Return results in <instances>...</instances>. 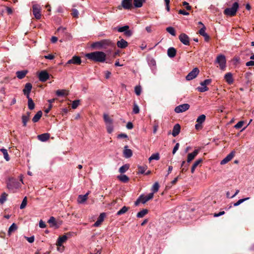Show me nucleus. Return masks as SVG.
<instances>
[{
  "mask_svg": "<svg viewBox=\"0 0 254 254\" xmlns=\"http://www.w3.org/2000/svg\"><path fill=\"white\" fill-rule=\"evenodd\" d=\"M244 121H240L238 123H237L234 127L235 128H237V129H239V128H240L242 127V126H243L244 125Z\"/></svg>",
  "mask_w": 254,
  "mask_h": 254,
  "instance_id": "obj_57",
  "label": "nucleus"
},
{
  "mask_svg": "<svg viewBox=\"0 0 254 254\" xmlns=\"http://www.w3.org/2000/svg\"><path fill=\"white\" fill-rule=\"evenodd\" d=\"M216 63L219 64L220 68L224 70L226 67V60L225 56L223 55H218L216 59Z\"/></svg>",
  "mask_w": 254,
  "mask_h": 254,
  "instance_id": "obj_4",
  "label": "nucleus"
},
{
  "mask_svg": "<svg viewBox=\"0 0 254 254\" xmlns=\"http://www.w3.org/2000/svg\"><path fill=\"white\" fill-rule=\"evenodd\" d=\"M205 118L206 117L204 115H201L197 118L196 122L198 124H202L205 121Z\"/></svg>",
  "mask_w": 254,
  "mask_h": 254,
  "instance_id": "obj_45",
  "label": "nucleus"
},
{
  "mask_svg": "<svg viewBox=\"0 0 254 254\" xmlns=\"http://www.w3.org/2000/svg\"><path fill=\"white\" fill-rule=\"evenodd\" d=\"M139 112V108L138 105L134 103L133 104V112L134 114H138Z\"/></svg>",
  "mask_w": 254,
  "mask_h": 254,
  "instance_id": "obj_54",
  "label": "nucleus"
},
{
  "mask_svg": "<svg viewBox=\"0 0 254 254\" xmlns=\"http://www.w3.org/2000/svg\"><path fill=\"white\" fill-rule=\"evenodd\" d=\"M224 79L228 84H232L234 82V79L231 72L226 73L224 75Z\"/></svg>",
  "mask_w": 254,
  "mask_h": 254,
  "instance_id": "obj_19",
  "label": "nucleus"
},
{
  "mask_svg": "<svg viewBox=\"0 0 254 254\" xmlns=\"http://www.w3.org/2000/svg\"><path fill=\"white\" fill-rule=\"evenodd\" d=\"M202 162V159H199L195 161L193 164L191 168V173H193L194 172L195 168L198 166V165Z\"/></svg>",
  "mask_w": 254,
  "mask_h": 254,
  "instance_id": "obj_29",
  "label": "nucleus"
},
{
  "mask_svg": "<svg viewBox=\"0 0 254 254\" xmlns=\"http://www.w3.org/2000/svg\"><path fill=\"white\" fill-rule=\"evenodd\" d=\"M246 65L247 66H253L254 65V61H250L249 62H248L246 63Z\"/></svg>",
  "mask_w": 254,
  "mask_h": 254,
  "instance_id": "obj_64",
  "label": "nucleus"
},
{
  "mask_svg": "<svg viewBox=\"0 0 254 254\" xmlns=\"http://www.w3.org/2000/svg\"><path fill=\"white\" fill-rule=\"evenodd\" d=\"M167 55L171 58L175 57L176 55V50L173 47L169 48L167 50Z\"/></svg>",
  "mask_w": 254,
  "mask_h": 254,
  "instance_id": "obj_27",
  "label": "nucleus"
},
{
  "mask_svg": "<svg viewBox=\"0 0 254 254\" xmlns=\"http://www.w3.org/2000/svg\"><path fill=\"white\" fill-rule=\"evenodd\" d=\"M129 207L124 206L117 212V215H121L127 211Z\"/></svg>",
  "mask_w": 254,
  "mask_h": 254,
  "instance_id": "obj_34",
  "label": "nucleus"
},
{
  "mask_svg": "<svg viewBox=\"0 0 254 254\" xmlns=\"http://www.w3.org/2000/svg\"><path fill=\"white\" fill-rule=\"evenodd\" d=\"M166 31L173 36L176 35L175 29L173 27H168L166 28Z\"/></svg>",
  "mask_w": 254,
  "mask_h": 254,
  "instance_id": "obj_47",
  "label": "nucleus"
},
{
  "mask_svg": "<svg viewBox=\"0 0 254 254\" xmlns=\"http://www.w3.org/2000/svg\"><path fill=\"white\" fill-rule=\"evenodd\" d=\"M19 183L14 181H10L7 184V188L9 190L18 188Z\"/></svg>",
  "mask_w": 254,
  "mask_h": 254,
  "instance_id": "obj_23",
  "label": "nucleus"
},
{
  "mask_svg": "<svg viewBox=\"0 0 254 254\" xmlns=\"http://www.w3.org/2000/svg\"><path fill=\"white\" fill-rule=\"evenodd\" d=\"M117 45L119 48L124 49L127 46L128 43L124 39H122L121 40L118 41Z\"/></svg>",
  "mask_w": 254,
  "mask_h": 254,
  "instance_id": "obj_26",
  "label": "nucleus"
},
{
  "mask_svg": "<svg viewBox=\"0 0 254 254\" xmlns=\"http://www.w3.org/2000/svg\"><path fill=\"white\" fill-rule=\"evenodd\" d=\"M33 13L37 19H40L41 17L40 7L38 4H34L32 6Z\"/></svg>",
  "mask_w": 254,
  "mask_h": 254,
  "instance_id": "obj_8",
  "label": "nucleus"
},
{
  "mask_svg": "<svg viewBox=\"0 0 254 254\" xmlns=\"http://www.w3.org/2000/svg\"><path fill=\"white\" fill-rule=\"evenodd\" d=\"M67 234L60 236L57 240L56 245L58 247H62L63 243L65 242L67 240Z\"/></svg>",
  "mask_w": 254,
  "mask_h": 254,
  "instance_id": "obj_17",
  "label": "nucleus"
},
{
  "mask_svg": "<svg viewBox=\"0 0 254 254\" xmlns=\"http://www.w3.org/2000/svg\"><path fill=\"white\" fill-rule=\"evenodd\" d=\"M122 5L126 9H130L132 7V0H123Z\"/></svg>",
  "mask_w": 254,
  "mask_h": 254,
  "instance_id": "obj_12",
  "label": "nucleus"
},
{
  "mask_svg": "<svg viewBox=\"0 0 254 254\" xmlns=\"http://www.w3.org/2000/svg\"><path fill=\"white\" fill-rule=\"evenodd\" d=\"M160 159L159 154L158 153H154L149 158V161L151 162L153 160H158Z\"/></svg>",
  "mask_w": 254,
  "mask_h": 254,
  "instance_id": "obj_39",
  "label": "nucleus"
},
{
  "mask_svg": "<svg viewBox=\"0 0 254 254\" xmlns=\"http://www.w3.org/2000/svg\"><path fill=\"white\" fill-rule=\"evenodd\" d=\"M190 107V106L189 104H183L175 107L174 111L177 113H183L189 110Z\"/></svg>",
  "mask_w": 254,
  "mask_h": 254,
  "instance_id": "obj_6",
  "label": "nucleus"
},
{
  "mask_svg": "<svg viewBox=\"0 0 254 254\" xmlns=\"http://www.w3.org/2000/svg\"><path fill=\"white\" fill-rule=\"evenodd\" d=\"M28 98V108L30 110H33L34 109L35 107V104L33 102L32 98L30 97L27 98Z\"/></svg>",
  "mask_w": 254,
  "mask_h": 254,
  "instance_id": "obj_38",
  "label": "nucleus"
},
{
  "mask_svg": "<svg viewBox=\"0 0 254 254\" xmlns=\"http://www.w3.org/2000/svg\"><path fill=\"white\" fill-rule=\"evenodd\" d=\"M71 15L75 18H78L79 12L76 9H72V12L71 13Z\"/></svg>",
  "mask_w": 254,
  "mask_h": 254,
  "instance_id": "obj_52",
  "label": "nucleus"
},
{
  "mask_svg": "<svg viewBox=\"0 0 254 254\" xmlns=\"http://www.w3.org/2000/svg\"><path fill=\"white\" fill-rule=\"evenodd\" d=\"M81 63V59L79 57L74 56L71 59L68 60L65 65L68 64H80Z\"/></svg>",
  "mask_w": 254,
  "mask_h": 254,
  "instance_id": "obj_11",
  "label": "nucleus"
},
{
  "mask_svg": "<svg viewBox=\"0 0 254 254\" xmlns=\"http://www.w3.org/2000/svg\"><path fill=\"white\" fill-rule=\"evenodd\" d=\"M180 41L183 43L185 45H190V39L189 36L185 34L182 33L180 34L179 37Z\"/></svg>",
  "mask_w": 254,
  "mask_h": 254,
  "instance_id": "obj_10",
  "label": "nucleus"
},
{
  "mask_svg": "<svg viewBox=\"0 0 254 254\" xmlns=\"http://www.w3.org/2000/svg\"><path fill=\"white\" fill-rule=\"evenodd\" d=\"M90 191H89L84 195H79L77 198L78 202L79 203H83L87 199L88 195Z\"/></svg>",
  "mask_w": 254,
  "mask_h": 254,
  "instance_id": "obj_22",
  "label": "nucleus"
},
{
  "mask_svg": "<svg viewBox=\"0 0 254 254\" xmlns=\"http://www.w3.org/2000/svg\"><path fill=\"white\" fill-rule=\"evenodd\" d=\"M27 73L28 71L27 70H20L16 72V75L18 79H21L25 76Z\"/></svg>",
  "mask_w": 254,
  "mask_h": 254,
  "instance_id": "obj_25",
  "label": "nucleus"
},
{
  "mask_svg": "<svg viewBox=\"0 0 254 254\" xmlns=\"http://www.w3.org/2000/svg\"><path fill=\"white\" fill-rule=\"evenodd\" d=\"M179 146H180V144L179 143H177L176 144L175 146H174V147L173 149V151H172V153L173 154H175V153L177 152V151L178 150Z\"/></svg>",
  "mask_w": 254,
  "mask_h": 254,
  "instance_id": "obj_58",
  "label": "nucleus"
},
{
  "mask_svg": "<svg viewBox=\"0 0 254 254\" xmlns=\"http://www.w3.org/2000/svg\"><path fill=\"white\" fill-rule=\"evenodd\" d=\"M153 193H149L146 195H141L140 199H141V202L144 204L148 200L151 199L153 197Z\"/></svg>",
  "mask_w": 254,
  "mask_h": 254,
  "instance_id": "obj_16",
  "label": "nucleus"
},
{
  "mask_svg": "<svg viewBox=\"0 0 254 254\" xmlns=\"http://www.w3.org/2000/svg\"><path fill=\"white\" fill-rule=\"evenodd\" d=\"M48 223L50 224L51 227H56L58 228L59 226L57 225V222L55 217L51 216L48 220Z\"/></svg>",
  "mask_w": 254,
  "mask_h": 254,
  "instance_id": "obj_32",
  "label": "nucleus"
},
{
  "mask_svg": "<svg viewBox=\"0 0 254 254\" xmlns=\"http://www.w3.org/2000/svg\"><path fill=\"white\" fill-rule=\"evenodd\" d=\"M211 82V79H207L204 80L203 81L200 83V85L201 87H198L197 90L198 91L201 92H204L205 91L208 90V88L206 86L207 85H209Z\"/></svg>",
  "mask_w": 254,
  "mask_h": 254,
  "instance_id": "obj_5",
  "label": "nucleus"
},
{
  "mask_svg": "<svg viewBox=\"0 0 254 254\" xmlns=\"http://www.w3.org/2000/svg\"><path fill=\"white\" fill-rule=\"evenodd\" d=\"M239 8V3L235 2L231 7L227 8L224 11V13L228 16H234Z\"/></svg>",
  "mask_w": 254,
  "mask_h": 254,
  "instance_id": "obj_3",
  "label": "nucleus"
},
{
  "mask_svg": "<svg viewBox=\"0 0 254 254\" xmlns=\"http://www.w3.org/2000/svg\"><path fill=\"white\" fill-rule=\"evenodd\" d=\"M32 84L30 83H27L24 87V88L23 90V92L24 95H25L27 98H29V94L32 89Z\"/></svg>",
  "mask_w": 254,
  "mask_h": 254,
  "instance_id": "obj_14",
  "label": "nucleus"
},
{
  "mask_svg": "<svg viewBox=\"0 0 254 254\" xmlns=\"http://www.w3.org/2000/svg\"><path fill=\"white\" fill-rule=\"evenodd\" d=\"M129 169V165L128 164H125L122 167H121L119 169V172L121 174L124 173Z\"/></svg>",
  "mask_w": 254,
  "mask_h": 254,
  "instance_id": "obj_42",
  "label": "nucleus"
},
{
  "mask_svg": "<svg viewBox=\"0 0 254 254\" xmlns=\"http://www.w3.org/2000/svg\"><path fill=\"white\" fill-rule=\"evenodd\" d=\"M159 185L158 182H155L152 186L151 189V190L152 191V193H155L157 192L159 190Z\"/></svg>",
  "mask_w": 254,
  "mask_h": 254,
  "instance_id": "obj_44",
  "label": "nucleus"
},
{
  "mask_svg": "<svg viewBox=\"0 0 254 254\" xmlns=\"http://www.w3.org/2000/svg\"><path fill=\"white\" fill-rule=\"evenodd\" d=\"M56 95L58 96H63L67 95V93H65V91L64 90H58L56 91Z\"/></svg>",
  "mask_w": 254,
  "mask_h": 254,
  "instance_id": "obj_48",
  "label": "nucleus"
},
{
  "mask_svg": "<svg viewBox=\"0 0 254 254\" xmlns=\"http://www.w3.org/2000/svg\"><path fill=\"white\" fill-rule=\"evenodd\" d=\"M107 132L111 133L113 131V126L112 124L106 125Z\"/></svg>",
  "mask_w": 254,
  "mask_h": 254,
  "instance_id": "obj_53",
  "label": "nucleus"
},
{
  "mask_svg": "<svg viewBox=\"0 0 254 254\" xmlns=\"http://www.w3.org/2000/svg\"><path fill=\"white\" fill-rule=\"evenodd\" d=\"M103 117L106 125L113 123V120L109 117L108 115L104 114Z\"/></svg>",
  "mask_w": 254,
  "mask_h": 254,
  "instance_id": "obj_40",
  "label": "nucleus"
},
{
  "mask_svg": "<svg viewBox=\"0 0 254 254\" xmlns=\"http://www.w3.org/2000/svg\"><path fill=\"white\" fill-rule=\"evenodd\" d=\"M46 226L45 222H43L42 220H41L39 222V227L41 228H44Z\"/></svg>",
  "mask_w": 254,
  "mask_h": 254,
  "instance_id": "obj_63",
  "label": "nucleus"
},
{
  "mask_svg": "<svg viewBox=\"0 0 254 254\" xmlns=\"http://www.w3.org/2000/svg\"><path fill=\"white\" fill-rule=\"evenodd\" d=\"M86 57L89 60L97 62H104L106 55L105 53L101 51H96L87 54Z\"/></svg>",
  "mask_w": 254,
  "mask_h": 254,
  "instance_id": "obj_2",
  "label": "nucleus"
},
{
  "mask_svg": "<svg viewBox=\"0 0 254 254\" xmlns=\"http://www.w3.org/2000/svg\"><path fill=\"white\" fill-rule=\"evenodd\" d=\"M128 29H129V26L127 25H125L123 27H118L117 29V30L119 32H125L126 31L128 30Z\"/></svg>",
  "mask_w": 254,
  "mask_h": 254,
  "instance_id": "obj_50",
  "label": "nucleus"
},
{
  "mask_svg": "<svg viewBox=\"0 0 254 254\" xmlns=\"http://www.w3.org/2000/svg\"><path fill=\"white\" fill-rule=\"evenodd\" d=\"M7 194L5 192H3L0 196V203L3 204L7 199Z\"/></svg>",
  "mask_w": 254,
  "mask_h": 254,
  "instance_id": "obj_41",
  "label": "nucleus"
},
{
  "mask_svg": "<svg viewBox=\"0 0 254 254\" xmlns=\"http://www.w3.org/2000/svg\"><path fill=\"white\" fill-rule=\"evenodd\" d=\"M132 33L131 31L129 30V29L125 32V35L127 37L131 36L132 35Z\"/></svg>",
  "mask_w": 254,
  "mask_h": 254,
  "instance_id": "obj_62",
  "label": "nucleus"
},
{
  "mask_svg": "<svg viewBox=\"0 0 254 254\" xmlns=\"http://www.w3.org/2000/svg\"><path fill=\"white\" fill-rule=\"evenodd\" d=\"M179 13L183 14L184 15H188L189 14V13L188 12L186 11V10H185L184 9L179 10Z\"/></svg>",
  "mask_w": 254,
  "mask_h": 254,
  "instance_id": "obj_60",
  "label": "nucleus"
},
{
  "mask_svg": "<svg viewBox=\"0 0 254 254\" xmlns=\"http://www.w3.org/2000/svg\"><path fill=\"white\" fill-rule=\"evenodd\" d=\"M205 27L203 25V27L199 31V33L205 38V40H208L209 39V36L205 32Z\"/></svg>",
  "mask_w": 254,
  "mask_h": 254,
  "instance_id": "obj_28",
  "label": "nucleus"
},
{
  "mask_svg": "<svg viewBox=\"0 0 254 254\" xmlns=\"http://www.w3.org/2000/svg\"><path fill=\"white\" fill-rule=\"evenodd\" d=\"M249 198H250L249 197H246V198L240 199L238 201H237L236 202H235L234 204V206H237L239 205L240 204H241L242 203H243V202H244L245 201L249 199Z\"/></svg>",
  "mask_w": 254,
  "mask_h": 254,
  "instance_id": "obj_49",
  "label": "nucleus"
},
{
  "mask_svg": "<svg viewBox=\"0 0 254 254\" xmlns=\"http://www.w3.org/2000/svg\"><path fill=\"white\" fill-rule=\"evenodd\" d=\"M25 238L28 241V242L30 243H32L34 241V237L31 236L30 237H25Z\"/></svg>",
  "mask_w": 254,
  "mask_h": 254,
  "instance_id": "obj_61",
  "label": "nucleus"
},
{
  "mask_svg": "<svg viewBox=\"0 0 254 254\" xmlns=\"http://www.w3.org/2000/svg\"><path fill=\"white\" fill-rule=\"evenodd\" d=\"M181 126L179 124H176L173 128L172 134L174 137L177 136L180 132Z\"/></svg>",
  "mask_w": 254,
  "mask_h": 254,
  "instance_id": "obj_20",
  "label": "nucleus"
},
{
  "mask_svg": "<svg viewBox=\"0 0 254 254\" xmlns=\"http://www.w3.org/2000/svg\"><path fill=\"white\" fill-rule=\"evenodd\" d=\"M42 115V112L41 111H38L36 115L32 118V121L34 123H37L40 119Z\"/></svg>",
  "mask_w": 254,
  "mask_h": 254,
  "instance_id": "obj_30",
  "label": "nucleus"
},
{
  "mask_svg": "<svg viewBox=\"0 0 254 254\" xmlns=\"http://www.w3.org/2000/svg\"><path fill=\"white\" fill-rule=\"evenodd\" d=\"M183 5L185 6L187 10H190L191 9V6L189 5V4L187 1L183 2Z\"/></svg>",
  "mask_w": 254,
  "mask_h": 254,
  "instance_id": "obj_59",
  "label": "nucleus"
},
{
  "mask_svg": "<svg viewBox=\"0 0 254 254\" xmlns=\"http://www.w3.org/2000/svg\"><path fill=\"white\" fill-rule=\"evenodd\" d=\"M0 151L2 153L3 157L6 161H8L9 160L10 158L9 157L7 151L5 148H1L0 149Z\"/></svg>",
  "mask_w": 254,
  "mask_h": 254,
  "instance_id": "obj_35",
  "label": "nucleus"
},
{
  "mask_svg": "<svg viewBox=\"0 0 254 254\" xmlns=\"http://www.w3.org/2000/svg\"><path fill=\"white\" fill-rule=\"evenodd\" d=\"M148 212V210L146 209H144L141 211H139L137 213L136 216L138 218H142Z\"/></svg>",
  "mask_w": 254,
  "mask_h": 254,
  "instance_id": "obj_36",
  "label": "nucleus"
},
{
  "mask_svg": "<svg viewBox=\"0 0 254 254\" xmlns=\"http://www.w3.org/2000/svg\"><path fill=\"white\" fill-rule=\"evenodd\" d=\"M199 152V149H195L192 153H189L187 157V163H190L198 154Z\"/></svg>",
  "mask_w": 254,
  "mask_h": 254,
  "instance_id": "obj_13",
  "label": "nucleus"
},
{
  "mask_svg": "<svg viewBox=\"0 0 254 254\" xmlns=\"http://www.w3.org/2000/svg\"><path fill=\"white\" fill-rule=\"evenodd\" d=\"M134 91H135V94L137 95H139L140 94L141 91V87L139 86H135V89H134Z\"/></svg>",
  "mask_w": 254,
  "mask_h": 254,
  "instance_id": "obj_55",
  "label": "nucleus"
},
{
  "mask_svg": "<svg viewBox=\"0 0 254 254\" xmlns=\"http://www.w3.org/2000/svg\"><path fill=\"white\" fill-rule=\"evenodd\" d=\"M118 178L122 182L127 183L129 180L128 177L126 175H121L118 176Z\"/></svg>",
  "mask_w": 254,
  "mask_h": 254,
  "instance_id": "obj_37",
  "label": "nucleus"
},
{
  "mask_svg": "<svg viewBox=\"0 0 254 254\" xmlns=\"http://www.w3.org/2000/svg\"><path fill=\"white\" fill-rule=\"evenodd\" d=\"M38 139L43 142L46 141L50 138V134L48 133H43L37 136Z\"/></svg>",
  "mask_w": 254,
  "mask_h": 254,
  "instance_id": "obj_24",
  "label": "nucleus"
},
{
  "mask_svg": "<svg viewBox=\"0 0 254 254\" xmlns=\"http://www.w3.org/2000/svg\"><path fill=\"white\" fill-rule=\"evenodd\" d=\"M115 47L113 43L109 39H104L96 42H94L91 44V47L97 49H106L108 48H114Z\"/></svg>",
  "mask_w": 254,
  "mask_h": 254,
  "instance_id": "obj_1",
  "label": "nucleus"
},
{
  "mask_svg": "<svg viewBox=\"0 0 254 254\" xmlns=\"http://www.w3.org/2000/svg\"><path fill=\"white\" fill-rule=\"evenodd\" d=\"M22 122L23 126L25 127L27 126V122L29 121V117L28 116H25L22 115L21 117Z\"/></svg>",
  "mask_w": 254,
  "mask_h": 254,
  "instance_id": "obj_43",
  "label": "nucleus"
},
{
  "mask_svg": "<svg viewBox=\"0 0 254 254\" xmlns=\"http://www.w3.org/2000/svg\"><path fill=\"white\" fill-rule=\"evenodd\" d=\"M145 0H132L135 7L139 8L142 6L143 2Z\"/></svg>",
  "mask_w": 254,
  "mask_h": 254,
  "instance_id": "obj_31",
  "label": "nucleus"
},
{
  "mask_svg": "<svg viewBox=\"0 0 254 254\" xmlns=\"http://www.w3.org/2000/svg\"><path fill=\"white\" fill-rule=\"evenodd\" d=\"M38 78L40 81L45 82L49 78V74L46 70H42L38 74Z\"/></svg>",
  "mask_w": 254,
  "mask_h": 254,
  "instance_id": "obj_9",
  "label": "nucleus"
},
{
  "mask_svg": "<svg viewBox=\"0 0 254 254\" xmlns=\"http://www.w3.org/2000/svg\"><path fill=\"white\" fill-rule=\"evenodd\" d=\"M147 166L146 165H144V166H138V173L141 174H144L145 173V171L147 169Z\"/></svg>",
  "mask_w": 254,
  "mask_h": 254,
  "instance_id": "obj_46",
  "label": "nucleus"
},
{
  "mask_svg": "<svg viewBox=\"0 0 254 254\" xmlns=\"http://www.w3.org/2000/svg\"><path fill=\"white\" fill-rule=\"evenodd\" d=\"M27 197H25L23 198V200L22 201V203H21V205L20 206V208L21 209H22L26 207V205H27Z\"/></svg>",
  "mask_w": 254,
  "mask_h": 254,
  "instance_id": "obj_51",
  "label": "nucleus"
},
{
  "mask_svg": "<svg viewBox=\"0 0 254 254\" xmlns=\"http://www.w3.org/2000/svg\"><path fill=\"white\" fill-rule=\"evenodd\" d=\"M79 105V100H77L73 101L72 102V109H76L78 106Z\"/></svg>",
  "mask_w": 254,
  "mask_h": 254,
  "instance_id": "obj_56",
  "label": "nucleus"
},
{
  "mask_svg": "<svg viewBox=\"0 0 254 254\" xmlns=\"http://www.w3.org/2000/svg\"><path fill=\"white\" fill-rule=\"evenodd\" d=\"M17 229V226L16 224L12 223V224L9 227L8 231V235L10 236L11 234L15 231Z\"/></svg>",
  "mask_w": 254,
  "mask_h": 254,
  "instance_id": "obj_33",
  "label": "nucleus"
},
{
  "mask_svg": "<svg viewBox=\"0 0 254 254\" xmlns=\"http://www.w3.org/2000/svg\"><path fill=\"white\" fill-rule=\"evenodd\" d=\"M235 154L234 151H232L225 158H224L220 162L221 165H224L229 162L234 157Z\"/></svg>",
  "mask_w": 254,
  "mask_h": 254,
  "instance_id": "obj_15",
  "label": "nucleus"
},
{
  "mask_svg": "<svg viewBox=\"0 0 254 254\" xmlns=\"http://www.w3.org/2000/svg\"><path fill=\"white\" fill-rule=\"evenodd\" d=\"M124 156L126 158H129L132 155V151L131 149L128 148V146L126 145L123 150Z\"/></svg>",
  "mask_w": 254,
  "mask_h": 254,
  "instance_id": "obj_18",
  "label": "nucleus"
},
{
  "mask_svg": "<svg viewBox=\"0 0 254 254\" xmlns=\"http://www.w3.org/2000/svg\"><path fill=\"white\" fill-rule=\"evenodd\" d=\"M105 213H102L100 214L99 217L97 219V220L94 224V226L98 227L100 225L101 223L104 221V218L105 217Z\"/></svg>",
  "mask_w": 254,
  "mask_h": 254,
  "instance_id": "obj_21",
  "label": "nucleus"
},
{
  "mask_svg": "<svg viewBox=\"0 0 254 254\" xmlns=\"http://www.w3.org/2000/svg\"><path fill=\"white\" fill-rule=\"evenodd\" d=\"M199 72L198 68H194L186 77L187 80H190L195 78Z\"/></svg>",
  "mask_w": 254,
  "mask_h": 254,
  "instance_id": "obj_7",
  "label": "nucleus"
}]
</instances>
